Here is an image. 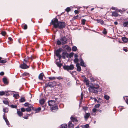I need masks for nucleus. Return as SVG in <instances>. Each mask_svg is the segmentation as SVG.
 Returning a JSON list of instances; mask_svg holds the SVG:
<instances>
[{
	"label": "nucleus",
	"instance_id": "c756f323",
	"mask_svg": "<svg viewBox=\"0 0 128 128\" xmlns=\"http://www.w3.org/2000/svg\"><path fill=\"white\" fill-rule=\"evenodd\" d=\"M51 84L52 83H49L48 84H46L45 86L46 87L49 86L50 87H51L52 86Z\"/></svg>",
	"mask_w": 128,
	"mask_h": 128
},
{
	"label": "nucleus",
	"instance_id": "f8f14e48",
	"mask_svg": "<svg viewBox=\"0 0 128 128\" xmlns=\"http://www.w3.org/2000/svg\"><path fill=\"white\" fill-rule=\"evenodd\" d=\"M77 67V70L78 72H80L81 70V68L79 63H77L76 65Z\"/></svg>",
	"mask_w": 128,
	"mask_h": 128
},
{
	"label": "nucleus",
	"instance_id": "72a5a7b5",
	"mask_svg": "<svg viewBox=\"0 0 128 128\" xmlns=\"http://www.w3.org/2000/svg\"><path fill=\"white\" fill-rule=\"evenodd\" d=\"M65 10L68 13L70 10L71 9L70 8L68 7L66 8Z\"/></svg>",
	"mask_w": 128,
	"mask_h": 128
},
{
	"label": "nucleus",
	"instance_id": "0eeeda50",
	"mask_svg": "<svg viewBox=\"0 0 128 128\" xmlns=\"http://www.w3.org/2000/svg\"><path fill=\"white\" fill-rule=\"evenodd\" d=\"M58 108V106L56 105H55L51 108V110L52 112H54V110H57V109Z\"/></svg>",
	"mask_w": 128,
	"mask_h": 128
},
{
	"label": "nucleus",
	"instance_id": "a19ab883",
	"mask_svg": "<svg viewBox=\"0 0 128 128\" xmlns=\"http://www.w3.org/2000/svg\"><path fill=\"white\" fill-rule=\"evenodd\" d=\"M32 110V109L29 108H28L26 109V111L29 112Z\"/></svg>",
	"mask_w": 128,
	"mask_h": 128
},
{
	"label": "nucleus",
	"instance_id": "a211bd4d",
	"mask_svg": "<svg viewBox=\"0 0 128 128\" xmlns=\"http://www.w3.org/2000/svg\"><path fill=\"white\" fill-rule=\"evenodd\" d=\"M122 40L124 42H126L128 41V39L126 37H123L122 38Z\"/></svg>",
	"mask_w": 128,
	"mask_h": 128
},
{
	"label": "nucleus",
	"instance_id": "bf43d9fd",
	"mask_svg": "<svg viewBox=\"0 0 128 128\" xmlns=\"http://www.w3.org/2000/svg\"><path fill=\"white\" fill-rule=\"evenodd\" d=\"M4 74V73L3 72H1L0 73V75L1 76H2Z\"/></svg>",
	"mask_w": 128,
	"mask_h": 128
},
{
	"label": "nucleus",
	"instance_id": "ddd939ff",
	"mask_svg": "<svg viewBox=\"0 0 128 128\" xmlns=\"http://www.w3.org/2000/svg\"><path fill=\"white\" fill-rule=\"evenodd\" d=\"M90 116V113H86L84 116V118L86 120H87Z\"/></svg>",
	"mask_w": 128,
	"mask_h": 128
},
{
	"label": "nucleus",
	"instance_id": "7c9ffc66",
	"mask_svg": "<svg viewBox=\"0 0 128 128\" xmlns=\"http://www.w3.org/2000/svg\"><path fill=\"white\" fill-rule=\"evenodd\" d=\"M8 108H4L3 109V112L4 113L8 112Z\"/></svg>",
	"mask_w": 128,
	"mask_h": 128
},
{
	"label": "nucleus",
	"instance_id": "b1692460",
	"mask_svg": "<svg viewBox=\"0 0 128 128\" xmlns=\"http://www.w3.org/2000/svg\"><path fill=\"white\" fill-rule=\"evenodd\" d=\"M52 98L54 99H55V100L57 101V103H58L60 101V100L58 98H56L55 96L53 97Z\"/></svg>",
	"mask_w": 128,
	"mask_h": 128
},
{
	"label": "nucleus",
	"instance_id": "8fccbe9b",
	"mask_svg": "<svg viewBox=\"0 0 128 128\" xmlns=\"http://www.w3.org/2000/svg\"><path fill=\"white\" fill-rule=\"evenodd\" d=\"M89 126L88 124H87L84 126V128H88Z\"/></svg>",
	"mask_w": 128,
	"mask_h": 128
},
{
	"label": "nucleus",
	"instance_id": "7ed1b4c3",
	"mask_svg": "<svg viewBox=\"0 0 128 128\" xmlns=\"http://www.w3.org/2000/svg\"><path fill=\"white\" fill-rule=\"evenodd\" d=\"M61 53V50L60 49L58 50L56 52V56H58L59 59H57L56 60V63L57 66L59 67H60L62 65V64L60 62V59L62 58V56L60 54Z\"/></svg>",
	"mask_w": 128,
	"mask_h": 128
},
{
	"label": "nucleus",
	"instance_id": "f3484780",
	"mask_svg": "<svg viewBox=\"0 0 128 128\" xmlns=\"http://www.w3.org/2000/svg\"><path fill=\"white\" fill-rule=\"evenodd\" d=\"M5 115V114H4V115L3 116V118L4 119V120H5L6 122V124L7 125H9V122L8 120L4 116Z\"/></svg>",
	"mask_w": 128,
	"mask_h": 128
},
{
	"label": "nucleus",
	"instance_id": "4be33fe9",
	"mask_svg": "<svg viewBox=\"0 0 128 128\" xmlns=\"http://www.w3.org/2000/svg\"><path fill=\"white\" fill-rule=\"evenodd\" d=\"M22 28L24 30L26 29L27 28V26L26 24H22Z\"/></svg>",
	"mask_w": 128,
	"mask_h": 128
},
{
	"label": "nucleus",
	"instance_id": "cd10ccee",
	"mask_svg": "<svg viewBox=\"0 0 128 128\" xmlns=\"http://www.w3.org/2000/svg\"><path fill=\"white\" fill-rule=\"evenodd\" d=\"M72 49L73 51H76L77 48L76 46H74L72 47Z\"/></svg>",
	"mask_w": 128,
	"mask_h": 128
},
{
	"label": "nucleus",
	"instance_id": "69168bd1",
	"mask_svg": "<svg viewBox=\"0 0 128 128\" xmlns=\"http://www.w3.org/2000/svg\"><path fill=\"white\" fill-rule=\"evenodd\" d=\"M102 32H107L106 29L105 28H104V30Z\"/></svg>",
	"mask_w": 128,
	"mask_h": 128
},
{
	"label": "nucleus",
	"instance_id": "774afa93",
	"mask_svg": "<svg viewBox=\"0 0 128 128\" xmlns=\"http://www.w3.org/2000/svg\"><path fill=\"white\" fill-rule=\"evenodd\" d=\"M126 102L128 104V98L126 99Z\"/></svg>",
	"mask_w": 128,
	"mask_h": 128
},
{
	"label": "nucleus",
	"instance_id": "79ce46f5",
	"mask_svg": "<svg viewBox=\"0 0 128 128\" xmlns=\"http://www.w3.org/2000/svg\"><path fill=\"white\" fill-rule=\"evenodd\" d=\"M5 94V92L4 91L0 92V96H2Z\"/></svg>",
	"mask_w": 128,
	"mask_h": 128
},
{
	"label": "nucleus",
	"instance_id": "6ab92c4d",
	"mask_svg": "<svg viewBox=\"0 0 128 128\" xmlns=\"http://www.w3.org/2000/svg\"><path fill=\"white\" fill-rule=\"evenodd\" d=\"M3 81L4 84H7L8 82L7 79L6 78H3Z\"/></svg>",
	"mask_w": 128,
	"mask_h": 128
},
{
	"label": "nucleus",
	"instance_id": "c9c22d12",
	"mask_svg": "<svg viewBox=\"0 0 128 128\" xmlns=\"http://www.w3.org/2000/svg\"><path fill=\"white\" fill-rule=\"evenodd\" d=\"M79 60L78 58H75L74 60V62L75 63H78Z\"/></svg>",
	"mask_w": 128,
	"mask_h": 128
},
{
	"label": "nucleus",
	"instance_id": "13d9d810",
	"mask_svg": "<svg viewBox=\"0 0 128 128\" xmlns=\"http://www.w3.org/2000/svg\"><path fill=\"white\" fill-rule=\"evenodd\" d=\"M124 107H120V108H120V111H121L122 109H123L124 108H122Z\"/></svg>",
	"mask_w": 128,
	"mask_h": 128
},
{
	"label": "nucleus",
	"instance_id": "de8ad7c7",
	"mask_svg": "<svg viewBox=\"0 0 128 128\" xmlns=\"http://www.w3.org/2000/svg\"><path fill=\"white\" fill-rule=\"evenodd\" d=\"M49 79L50 80H53L55 79L56 78L54 77H50L49 78Z\"/></svg>",
	"mask_w": 128,
	"mask_h": 128
},
{
	"label": "nucleus",
	"instance_id": "ea45409f",
	"mask_svg": "<svg viewBox=\"0 0 128 128\" xmlns=\"http://www.w3.org/2000/svg\"><path fill=\"white\" fill-rule=\"evenodd\" d=\"M23 75L24 76H29V74L28 73L25 72L23 74Z\"/></svg>",
	"mask_w": 128,
	"mask_h": 128
},
{
	"label": "nucleus",
	"instance_id": "37998d69",
	"mask_svg": "<svg viewBox=\"0 0 128 128\" xmlns=\"http://www.w3.org/2000/svg\"><path fill=\"white\" fill-rule=\"evenodd\" d=\"M57 43L58 45H59L61 44L62 43V42L60 40V41L59 40H58L57 41Z\"/></svg>",
	"mask_w": 128,
	"mask_h": 128
},
{
	"label": "nucleus",
	"instance_id": "09e8293b",
	"mask_svg": "<svg viewBox=\"0 0 128 128\" xmlns=\"http://www.w3.org/2000/svg\"><path fill=\"white\" fill-rule=\"evenodd\" d=\"M74 55V53H70L69 55V57L70 58H71L72 56Z\"/></svg>",
	"mask_w": 128,
	"mask_h": 128
},
{
	"label": "nucleus",
	"instance_id": "393cba45",
	"mask_svg": "<svg viewBox=\"0 0 128 128\" xmlns=\"http://www.w3.org/2000/svg\"><path fill=\"white\" fill-rule=\"evenodd\" d=\"M124 27H127L128 25V21L124 22L123 24Z\"/></svg>",
	"mask_w": 128,
	"mask_h": 128
},
{
	"label": "nucleus",
	"instance_id": "5fc2aeb1",
	"mask_svg": "<svg viewBox=\"0 0 128 128\" xmlns=\"http://www.w3.org/2000/svg\"><path fill=\"white\" fill-rule=\"evenodd\" d=\"M29 104L27 103H25L24 104V105L25 106H28V105Z\"/></svg>",
	"mask_w": 128,
	"mask_h": 128
},
{
	"label": "nucleus",
	"instance_id": "f03ea898",
	"mask_svg": "<svg viewBox=\"0 0 128 128\" xmlns=\"http://www.w3.org/2000/svg\"><path fill=\"white\" fill-rule=\"evenodd\" d=\"M88 90L90 92L97 93L98 92H101L102 91L101 89L98 88L99 86L98 84H90Z\"/></svg>",
	"mask_w": 128,
	"mask_h": 128
},
{
	"label": "nucleus",
	"instance_id": "9b49d317",
	"mask_svg": "<svg viewBox=\"0 0 128 128\" xmlns=\"http://www.w3.org/2000/svg\"><path fill=\"white\" fill-rule=\"evenodd\" d=\"M112 16L114 17H117L118 16V13L116 11L113 12H112Z\"/></svg>",
	"mask_w": 128,
	"mask_h": 128
},
{
	"label": "nucleus",
	"instance_id": "f257e3e1",
	"mask_svg": "<svg viewBox=\"0 0 128 128\" xmlns=\"http://www.w3.org/2000/svg\"><path fill=\"white\" fill-rule=\"evenodd\" d=\"M51 23L56 29L57 28L61 29L65 27L66 24L64 22H58V19L54 18L51 21Z\"/></svg>",
	"mask_w": 128,
	"mask_h": 128
},
{
	"label": "nucleus",
	"instance_id": "49530a36",
	"mask_svg": "<svg viewBox=\"0 0 128 128\" xmlns=\"http://www.w3.org/2000/svg\"><path fill=\"white\" fill-rule=\"evenodd\" d=\"M28 108H32L33 109L32 106L30 104H29L28 105Z\"/></svg>",
	"mask_w": 128,
	"mask_h": 128
},
{
	"label": "nucleus",
	"instance_id": "6e6d98bb",
	"mask_svg": "<svg viewBox=\"0 0 128 128\" xmlns=\"http://www.w3.org/2000/svg\"><path fill=\"white\" fill-rule=\"evenodd\" d=\"M92 110L94 112H95L96 111V110L95 108H94L92 109Z\"/></svg>",
	"mask_w": 128,
	"mask_h": 128
},
{
	"label": "nucleus",
	"instance_id": "6e6552de",
	"mask_svg": "<svg viewBox=\"0 0 128 128\" xmlns=\"http://www.w3.org/2000/svg\"><path fill=\"white\" fill-rule=\"evenodd\" d=\"M55 101L54 100H50L48 101V105L50 106H52L55 104Z\"/></svg>",
	"mask_w": 128,
	"mask_h": 128
},
{
	"label": "nucleus",
	"instance_id": "1a4fd4ad",
	"mask_svg": "<svg viewBox=\"0 0 128 128\" xmlns=\"http://www.w3.org/2000/svg\"><path fill=\"white\" fill-rule=\"evenodd\" d=\"M68 54L66 52H64L62 54V58H64L65 59L68 58Z\"/></svg>",
	"mask_w": 128,
	"mask_h": 128
},
{
	"label": "nucleus",
	"instance_id": "f704fd0d",
	"mask_svg": "<svg viewBox=\"0 0 128 128\" xmlns=\"http://www.w3.org/2000/svg\"><path fill=\"white\" fill-rule=\"evenodd\" d=\"M20 101L21 102H23L25 101V99L24 98H22L20 100Z\"/></svg>",
	"mask_w": 128,
	"mask_h": 128
},
{
	"label": "nucleus",
	"instance_id": "e2e57ef3",
	"mask_svg": "<svg viewBox=\"0 0 128 128\" xmlns=\"http://www.w3.org/2000/svg\"><path fill=\"white\" fill-rule=\"evenodd\" d=\"M56 78L59 80H60V79L62 78L60 76L57 77Z\"/></svg>",
	"mask_w": 128,
	"mask_h": 128
},
{
	"label": "nucleus",
	"instance_id": "a18cd8bd",
	"mask_svg": "<svg viewBox=\"0 0 128 128\" xmlns=\"http://www.w3.org/2000/svg\"><path fill=\"white\" fill-rule=\"evenodd\" d=\"M100 106V104H97L95 105V106H94V107L95 108H98Z\"/></svg>",
	"mask_w": 128,
	"mask_h": 128
},
{
	"label": "nucleus",
	"instance_id": "c85d7f7f",
	"mask_svg": "<svg viewBox=\"0 0 128 128\" xmlns=\"http://www.w3.org/2000/svg\"><path fill=\"white\" fill-rule=\"evenodd\" d=\"M104 98L106 100H108L110 99V96L106 95H105L104 96Z\"/></svg>",
	"mask_w": 128,
	"mask_h": 128
},
{
	"label": "nucleus",
	"instance_id": "2f4dec72",
	"mask_svg": "<svg viewBox=\"0 0 128 128\" xmlns=\"http://www.w3.org/2000/svg\"><path fill=\"white\" fill-rule=\"evenodd\" d=\"M13 96L15 98H18L19 97V95L18 94H14L13 95Z\"/></svg>",
	"mask_w": 128,
	"mask_h": 128
},
{
	"label": "nucleus",
	"instance_id": "4c0bfd02",
	"mask_svg": "<svg viewBox=\"0 0 128 128\" xmlns=\"http://www.w3.org/2000/svg\"><path fill=\"white\" fill-rule=\"evenodd\" d=\"M86 21V20L84 19H83L82 20V24L83 25H84L85 24V22Z\"/></svg>",
	"mask_w": 128,
	"mask_h": 128
},
{
	"label": "nucleus",
	"instance_id": "aec40b11",
	"mask_svg": "<svg viewBox=\"0 0 128 128\" xmlns=\"http://www.w3.org/2000/svg\"><path fill=\"white\" fill-rule=\"evenodd\" d=\"M44 76L43 73H40L38 76L39 79L40 80H42L43 78V77Z\"/></svg>",
	"mask_w": 128,
	"mask_h": 128
},
{
	"label": "nucleus",
	"instance_id": "052dcab7",
	"mask_svg": "<svg viewBox=\"0 0 128 128\" xmlns=\"http://www.w3.org/2000/svg\"><path fill=\"white\" fill-rule=\"evenodd\" d=\"M8 39L10 41H12V39L10 37H9Z\"/></svg>",
	"mask_w": 128,
	"mask_h": 128
},
{
	"label": "nucleus",
	"instance_id": "412c9836",
	"mask_svg": "<svg viewBox=\"0 0 128 128\" xmlns=\"http://www.w3.org/2000/svg\"><path fill=\"white\" fill-rule=\"evenodd\" d=\"M67 124H64L60 126V128H66Z\"/></svg>",
	"mask_w": 128,
	"mask_h": 128
},
{
	"label": "nucleus",
	"instance_id": "338daca9",
	"mask_svg": "<svg viewBox=\"0 0 128 128\" xmlns=\"http://www.w3.org/2000/svg\"><path fill=\"white\" fill-rule=\"evenodd\" d=\"M111 8L112 10H115V8L114 7H112Z\"/></svg>",
	"mask_w": 128,
	"mask_h": 128
},
{
	"label": "nucleus",
	"instance_id": "603ef678",
	"mask_svg": "<svg viewBox=\"0 0 128 128\" xmlns=\"http://www.w3.org/2000/svg\"><path fill=\"white\" fill-rule=\"evenodd\" d=\"M6 34V32H1V34L3 36H4Z\"/></svg>",
	"mask_w": 128,
	"mask_h": 128
},
{
	"label": "nucleus",
	"instance_id": "dca6fc26",
	"mask_svg": "<svg viewBox=\"0 0 128 128\" xmlns=\"http://www.w3.org/2000/svg\"><path fill=\"white\" fill-rule=\"evenodd\" d=\"M74 124H72V122H69L68 124V127L70 128H73L74 127Z\"/></svg>",
	"mask_w": 128,
	"mask_h": 128
},
{
	"label": "nucleus",
	"instance_id": "9d476101",
	"mask_svg": "<svg viewBox=\"0 0 128 128\" xmlns=\"http://www.w3.org/2000/svg\"><path fill=\"white\" fill-rule=\"evenodd\" d=\"M80 61L81 65L82 66H86L84 64V62L83 60L81 58H80Z\"/></svg>",
	"mask_w": 128,
	"mask_h": 128
},
{
	"label": "nucleus",
	"instance_id": "39448f33",
	"mask_svg": "<svg viewBox=\"0 0 128 128\" xmlns=\"http://www.w3.org/2000/svg\"><path fill=\"white\" fill-rule=\"evenodd\" d=\"M20 68L22 69H26L28 68L29 66L24 63L20 65Z\"/></svg>",
	"mask_w": 128,
	"mask_h": 128
},
{
	"label": "nucleus",
	"instance_id": "c03bdc74",
	"mask_svg": "<svg viewBox=\"0 0 128 128\" xmlns=\"http://www.w3.org/2000/svg\"><path fill=\"white\" fill-rule=\"evenodd\" d=\"M10 106L11 108H16L17 107V106H16L12 104Z\"/></svg>",
	"mask_w": 128,
	"mask_h": 128
},
{
	"label": "nucleus",
	"instance_id": "864d4df0",
	"mask_svg": "<svg viewBox=\"0 0 128 128\" xmlns=\"http://www.w3.org/2000/svg\"><path fill=\"white\" fill-rule=\"evenodd\" d=\"M74 12L76 14H78V10H74Z\"/></svg>",
	"mask_w": 128,
	"mask_h": 128
},
{
	"label": "nucleus",
	"instance_id": "bb28decb",
	"mask_svg": "<svg viewBox=\"0 0 128 128\" xmlns=\"http://www.w3.org/2000/svg\"><path fill=\"white\" fill-rule=\"evenodd\" d=\"M44 102V99H42L40 100V103L41 104H43Z\"/></svg>",
	"mask_w": 128,
	"mask_h": 128
},
{
	"label": "nucleus",
	"instance_id": "473e14b6",
	"mask_svg": "<svg viewBox=\"0 0 128 128\" xmlns=\"http://www.w3.org/2000/svg\"><path fill=\"white\" fill-rule=\"evenodd\" d=\"M17 114H18L20 116H21L22 115V113L20 111H17Z\"/></svg>",
	"mask_w": 128,
	"mask_h": 128
},
{
	"label": "nucleus",
	"instance_id": "a878e982",
	"mask_svg": "<svg viewBox=\"0 0 128 128\" xmlns=\"http://www.w3.org/2000/svg\"><path fill=\"white\" fill-rule=\"evenodd\" d=\"M96 21L98 23H100L102 24L104 23V21L103 20H96Z\"/></svg>",
	"mask_w": 128,
	"mask_h": 128
},
{
	"label": "nucleus",
	"instance_id": "3c124183",
	"mask_svg": "<svg viewBox=\"0 0 128 128\" xmlns=\"http://www.w3.org/2000/svg\"><path fill=\"white\" fill-rule=\"evenodd\" d=\"M26 110L24 108H21V110L22 112H24Z\"/></svg>",
	"mask_w": 128,
	"mask_h": 128
},
{
	"label": "nucleus",
	"instance_id": "5701e85b",
	"mask_svg": "<svg viewBox=\"0 0 128 128\" xmlns=\"http://www.w3.org/2000/svg\"><path fill=\"white\" fill-rule=\"evenodd\" d=\"M70 119H71V120L73 122H77L78 121V120L76 118H74L72 117H71L70 118Z\"/></svg>",
	"mask_w": 128,
	"mask_h": 128
},
{
	"label": "nucleus",
	"instance_id": "423d86ee",
	"mask_svg": "<svg viewBox=\"0 0 128 128\" xmlns=\"http://www.w3.org/2000/svg\"><path fill=\"white\" fill-rule=\"evenodd\" d=\"M60 40L61 42L62 43V44H64L66 43L67 39L65 37H63Z\"/></svg>",
	"mask_w": 128,
	"mask_h": 128
},
{
	"label": "nucleus",
	"instance_id": "4d7b16f0",
	"mask_svg": "<svg viewBox=\"0 0 128 128\" xmlns=\"http://www.w3.org/2000/svg\"><path fill=\"white\" fill-rule=\"evenodd\" d=\"M74 57L75 58H77L78 57V56L77 54H75L74 55Z\"/></svg>",
	"mask_w": 128,
	"mask_h": 128
},
{
	"label": "nucleus",
	"instance_id": "2eb2a0df",
	"mask_svg": "<svg viewBox=\"0 0 128 128\" xmlns=\"http://www.w3.org/2000/svg\"><path fill=\"white\" fill-rule=\"evenodd\" d=\"M41 110L40 108H39L37 109H33V110L35 111V113L38 112Z\"/></svg>",
	"mask_w": 128,
	"mask_h": 128
},
{
	"label": "nucleus",
	"instance_id": "58836bf2",
	"mask_svg": "<svg viewBox=\"0 0 128 128\" xmlns=\"http://www.w3.org/2000/svg\"><path fill=\"white\" fill-rule=\"evenodd\" d=\"M3 102L4 104H8V101L6 100H4Z\"/></svg>",
	"mask_w": 128,
	"mask_h": 128
},
{
	"label": "nucleus",
	"instance_id": "e433bc0d",
	"mask_svg": "<svg viewBox=\"0 0 128 128\" xmlns=\"http://www.w3.org/2000/svg\"><path fill=\"white\" fill-rule=\"evenodd\" d=\"M6 60H1L0 61V63H6Z\"/></svg>",
	"mask_w": 128,
	"mask_h": 128
},
{
	"label": "nucleus",
	"instance_id": "0e129e2a",
	"mask_svg": "<svg viewBox=\"0 0 128 128\" xmlns=\"http://www.w3.org/2000/svg\"><path fill=\"white\" fill-rule=\"evenodd\" d=\"M118 24V22L116 21H115L114 22V24L115 25H117Z\"/></svg>",
	"mask_w": 128,
	"mask_h": 128
},
{
	"label": "nucleus",
	"instance_id": "680f3d73",
	"mask_svg": "<svg viewBox=\"0 0 128 128\" xmlns=\"http://www.w3.org/2000/svg\"><path fill=\"white\" fill-rule=\"evenodd\" d=\"M81 99L82 100L83 98V95L82 92V93L81 94Z\"/></svg>",
	"mask_w": 128,
	"mask_h": 128
},
{
	"label": "nucleus",
	"instance_id": "4468645a",
	"mask_svg": "<svg viewBox=\"0 0 128 128\" xmlns=\"http://www.w3.org/2000/svg\"><path fill=\"white\" fill-rule=\"evenodd\" d=\"M84 82H86V85L88 86L89 87V86L90 85V84H90L89 85V81L88 80L86 79H85L84 80Z\"/></svg>",
	"mask_w": 128,
	"mask_h": 128
},
{
	"label": "nucleus",
	"instance_id": "20e7f679",
	"mask_svg": "<svg viewBox=\"0 0 128 128\" xmlns=\"http://www.w3.org/2000/svg\"><path fill=\"white\" fill-rule=\"evenodd\" d=\"M63 68L65 70H72L74 68L73 65L71 64L70 66H63Z\"/></svg>",
	"mask_w": 128,
	"mask_h": 128
}]
</instances>
